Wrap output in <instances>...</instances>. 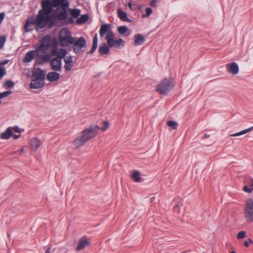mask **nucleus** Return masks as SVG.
Listing matches in <instances>:
<instances>
[{"mask_svg": "<svg viewBox=\"0 0 253 253\" xmlns=\"http://www.w3.org/2000/svg\"><path fill=\"white\" fill-rule=\"evenodd\" d=\"M44 85V82L42 80H36L33 78L30 84V87L32 89H38L42 87Z\"/></svg>", "mask_w": 253, "mask_h": 253, "instance_id": "obj_22", "label": "nucleus"}, {"mask_svg": "<svg viewBox=\"0 0 253 253\" xmlns=\"http://www.w3.org/2000/svg\"><path fill=\"white\" fill-rule=\"evenodd\" d=\"M6 74V70L3 66L0 64V79L2 78Z\"/></svg>", "mask_w": 253, "mask_h": 253, "instance_id": "obj_39", "label": "nucleus"}, {"mask_svg": "<svg viewBox=\"0 0 253 253\" xmlns=\"http://www.w3.org/2000/svg\"><path fill=\"white\" fill-rule=\"evenodd\" d=\"M118 32L120 35H124L126 37H128L130 34V32L126 26L119 27L118 28Z\"/></svg>", "mask_w": 253, "mask_h": 253, "instance_id": "obj_28", "label": "nucleus"}, {"mask_svg": "<svg viewBox=\"0 0 253 253\" xmlns=\"http://www.w3.org/2000/svg\"><path fill=\"white\" fill-rule=\"evenodd\" d=\"M5 17V14L4 12L0 13V25L2 23Z\"/></svg>", "mask_w": 253, "mask_h": 253, "instance_id": "obj_44", "label": "nucleus"}, {"mask_svg": "<svg viewBox=\"0 0 253 253\" xmlns=\"http://www.w3.org/2000/svg\"><path fill=\"white\" fill-rule=\"evenodd\" d=\"M118 17L123 21L130 22L131 20L127 17V14L125 11L118 9L117 10Z\"/></svg>", "mask_w": 253, "mask_h": 253, "instance_id": "obj_27", "label": "nucleus"}, {"mask_svg": "<svg viewBox=\"0 0 253 253\" xmlns=\"http://www.w3.org/2000/svg\"><path fill=\"white\" fill-rule=\"evenodd\" d=\"M58 71H52L46 75V79L50 82H53L59 80L60 75L57 73Z\"/></svg>", "mask_w": 253, "mask_h": 253, "instance_id": "obj_21", "label": "nucleus"}, {"mask_svg": "<svg viewBox=\"0 0 253 253\" xmlns=\"http://www.w3.org/2000/svg\"><path fill=\"white\" fill-rule=\"evenodd\" d=\"M155 200V197H153L151 198V202H153Z\"/></svg>", "mask_w": 253, "mask_h": 253, "instance_id": "obj_53", "label": "nucleus"}, {"mask_svg": "<svg viewBox=\"0 0 253 253\" xmlns=\"http://www.w3.org/2000/svg\"><path fill=\"white\" fill-rule=\"evenodd\" d=\"M33 78L36 79V80H42L44 82L45 78V73L44 71L41 68L35 69L33 71Z\"/></svg>", "mask_w": 253, "mask_h": 253, "instance_id": "obj_15", "label": "nucleus"}, {"mask_svg": "<svg viewBox=\"0 0 253 253\" xmlns=\"http://www.w3.org/2000/svg\"><path fill=\"white\" fill-rule=\"evenodd\" d=\"M74 19L72 17H70L68 18L67 20V23L68 24H72L74 23Z\"/></svg>", "mask_w": 253, "mask_h": 253, "instance_id": "obj_47", "label": "nucleus"}, {"mask_svg": "<svg viewBox=\"0 0 253 253\" xmlns=\"http://www.w3.org/2000/svg\"><path fill=\"white\" fill-rule=\"evenodd\" d=\"M6 42V37L4 36L0 37V49L4 45Z\"/></svg>", "mask_w": 253, "mask_h": 253, "instance_id": "obj_40", "label": "nucleus"}, {"mask_svg": "<svg viewBox=\"0 0 253 253\" xmlns=\"http://www.w3.org/2000/svg\"><path fill=\"white\" fill-rule=\"evenodd\" d=\"M106 41L111 48H121L125 45V42L122 39L115 40L113 33H109L108 34Z\"/></svg>", "mask_w": 253, "mask_h": 253, "instance_id": "obj_7", "label": "nucleus"}, {"mask_svg": "<svg viewBox=\"0 0 253 253\" xmlns=\"http://www.w3.org/2000/svg\"><path fill=\"white\" fill-rule=\"evenodd\" d=\"M41 142L37 137L32 138L30 140V145L32 150L36 151L41 145Z\"/></svg>", "mask_w": 253, "mask_h": 253, "instance_id": "obj_24", "label": "nucleus"}, {"mask_svg": "<svg viewBox=\"0 0 253 253\" xmlns=\"http://www.w3.org/2000/svg\"><path fill=\"white\" fill-rule=\"evenodd\" d=\"M134 45H140L142 44L145 41L144 37L141 34H136L134 36Z\"/></svg>", "mask_w": 253, "mask_h": 253, "instance_id": "obj_25", "label": "nucleus"}, {"mask_svg": "<svg viewBox=\"0 0 253 253\" xmlns=\"http://www.w3.org/2000/svg\"><path fill=\"white\" fill-rule=\"evenodd\" d=\"M87 141L85 139L84 136L80 134L73 141V145L77 148L83 146Z\"/></svg>", "mask_w": 253, "mask_h": 253, "instance_id": "obj_19", "label": "nucleus"}, {"mask_svg": "<svg viewBox=\"0 0 253 253\" xmlns=\"http://www.w3.org/2000/svg\"><path fill=\"white\" fill-rule=\"evenodd\" d=\"M88 19V15L87 14L82 15L80 18L77 20L78 24H82L85 23Z\"/></svg>", "mask_w": 253, "mask_h": 253, "instance_id": "obj_32", "label": "nucleus"}, {"mask_svg": "<svg viewBox=\"0 0 253 253\" xmlns=\"http://www.w3.org/2000/svg\"><path fill=\"white\" fill-rule=\"evenodd\" d=\"M99 129V126L97 125L91 126L82 131L81 133L88 141L96 135Z\"/></svg>", "mask_w": 253, "mask_h": 253, "instance_id": "obj_6", "label": "nucleus"}, {"mask_svg": "<svg viewBox=\"0 0 253 253\" xmlns=\"http://www.w3.org/2000/svg\"><path fill=\"white\" fill-rule=\"evenodd\" d=\"M39 59L45 62L50 60V65L51 69L54 71H61L62 69V60L54 57L51 59V55L44 52L39 56Z\"/></svg>", "mask_w": 253, "mask_h": 253, "instance_id": "obj_4", "label": "nucleus"}, {"mask_svg": "<svg viewBox=\"0 0 253 253\" xmlns=\"http://www.w3.org/2000/svg\"><path fill=\"white\" fill-rule=\"evenodd\" d=\"M39 51L36 48L35 50L29 51L25 55L23 59L24 63L31 62L36 57L39 55Z\"/></svg>", "mask_w": 253, "mask_h": 253, "instance_id": "obj_12", "label": "nucleus"}, {"mask_svg": "<svg viewBox=\"0 0 253 253\" xmlns=\"http://www.w3.org/2000/svg\"><path fill=\"white\" fill-rule=\"evenodd\" d=\"M249 242L251 244H253V240L251 239H249Z\"/></svg>", "mask_w": 253, "mask_h": 253, "instance_id": "obj_52", "label": "nucleus"}, {"mask_svg": "<svg viewBox=\"0 0 253 253\" xmlns=\"http://www.w3.org/2000/svg\"><path fill=\"white\" fill-rule=\"evenodd\" d=\"M34 26H36L34 18L31 17L28 18L24 27L25 32H32L34 29Z\"/></svg>", "mask_w": 253, "mask_h": 253, "instance_id": "obj_14", "label": "nucleus"}, {"mask_svg": "<svg viewBox=\"0 0 253 253\" xmlns=\"http://www.w3.org/2000/svg\"><path fill=\"white\" fill-rule=\"evenodd\" d=\"M20 151L22 153L24 152V148H22Z\"/></svg>", "mask_w": 253, "mask_h": 253, "instance_id": "obj_54", "label": "nucleus"}, {"mask_svg": "<svg viewBox=\"0 0 253 253\" xmlns=\"http://www.w3.org/2000/svg\"><path fill=\"white\" fill-rule=\"evenodd\" d=\"M98 46V38L96 34L93 39V43L91 49L87 52V54H91L95 52Z\"/></svg>", "mask_w": 253, "mask_h": 253, "instance_id": "obj_29", "label": "nucleus"}, {"mask_svg": "<svg viewBox=\"0 0 253 253\" xmlns=\"http://www.w3.org/2000/svg\"><path fill=\"white\" fill-rule=\"evenodd\" d=\"M111 25L108 24H103L100 29L99 34L101 37H103L106 34L105 39H106V37L108 34L109 33H113L112 31L111 30Z\"/></svg>", "mask_w": 253, "mask_h": 253, "instance_id": "obj_17", "label": "nucleus"}, {"mask_svg": "<svg viewBox=\"0 0 253 253\" xmlns=\"http://www.w3.org/2000/svg\"><path fill=\"white\" fill-rule=\"evenodd\" d=\"M4 84L5 85H6L8 88H12L14 85V84L13 82L11 80H8L7 81H6L4 83Z\"/></svg>", "mask_w": 253, "mask_h": 253, "instance_id": "obj_42", "label": "nucleus"}, {"mask_svg": "<svg viewBox=\"0 0 253 253\" xmlns=\"http://www.w3.org/2000/svg\"><path fill=\"white\" fill-rule=\"evenodd\" d=\"M65 62L64 69L66 71L71 70L73 66V58L72 56H68L65 57L64 59Z\"/></svg>", "mask_w": 253, "mask_h": 253, "instance_id": "obj_20", "label": "nucleus"}, {"mask_svg": "<svg viewBox=\"0 0 253 253\" xmlns=\"http://www.w3.org/2000/svg\"><path fill=\"white\" fill-rule=\"evenodd\" d=\"M103 124V126L101 128H100V129H101L103 131H105L109 127V124L108 122L104 121Z\"/></svg>", "mask_w": 253, "mask_h": 253, "instance_id": "obj_43", "label": "nucleus"}, {"mask_svg": "<svg viewBox=\"0 0 253 253\" xmlns=\"http://www.w3.org/2000/svg\"><path fill=\"white\" fill-rule=\"evenodd\" d=\"M90 244V241L89 239L87 238L86 236H83L80 238L79 241L78 245L77 247V251H81L87 246H89Z\"/></svg>", "mask_w": 253, "mask_h": 253, "instance_id": "obj_13", "label": "nucleus"}, {"mask_svg": "<svg viewBox=\"0 0 253 253\" xmlns=\"http://www.w3.org/2000/svg\"><path fill=\"white\" fill-rule=\"evenodd\" d=\"M173 210L175 211H179V207L178 206H174L173 208Z\"/></svg>", "mask_w": 253, "mask_h": 253, "instance_id": "obj_49", "label": "nucleus"}, {"mask_svg": "<svg viewBox=\"0 0 253 253\" xmlns=\"http://www.w3.org/2000/svg\"><path fill=\"white\" fill-rule=\"evenodd\" d=\"M67 17V11L66 9L61 10L57 9L55 12V17L59 20H62L65 19Z\"/></svg>", "mask_w": 253, "mask_h": 253, "instance_id": "obj_23", "label": "nucleus"}, {"mask_svg": "<svg viewBox=\"0 0 253 253\" xmlns=\"http://www.w3.org/2000/svg\"><path fill=\"white\" fill-rule=\"evenodd\" d=\"M36 23V30L42 29L45 27L48 28H51L54 25V19L51 14H47L45 13L39 11L37 16L35 18Z\"/></svg>", "mask_w": 253, "mask_h": 253, "instance_id": "obj_1", "label": "nucleus"}, {"mask_svg": "<svg viewBox=\"0 0 253 253\" xmlns=\"http://www.w3.org/2000/svg\"><path fill=\"white\" fill-rule=\"evenodd\" d=\"M251 188L248 187V186L245 185L243 187V190L247 193H251L253 192V180L252 184H251Z\"/></svg>", "mask_w": 253, "mask_h": 253, "instance_id": "obj_37", "label": "nucleus"}, {"mask_svg": "<svg viewBox=\"0 0 253 253\" xmlns=\"http://www.w3.org/2000/svg\"><path fill=\"white\" fill-rule=\"evenodd\" d=\"M128 6L130 10H132V4L131 2L128 3Z\"/></svg>", "mask_w": 253, "mask_h": 253, "instance_id": "obj_48", "label": "nucleus"}, {"mask_svg": "<svg viewBox=\"0 0 253 253\" xmlns=\"http://www.w3.org/2000/svg\"><path fill=\"white\" fill-rule=\"evenodd\" d=\"M140 173L138 171H135L132 174V178L133 179L134 181L136 182H140Z\"/></svg>", "mask_w": 253, "mask_h": 253, "instance_id": "obj_34", "label": "nucleus"}, {"mask_svg": "<svg viewBox=\"0 0 253 253\" xmlns=\"http://www.w3.org/2000/svg\"><path fill=\"white\" fill-rule=\"evenodd\" d=\"M174 85V82L173 79L165 78L157 85L156 91L161 94L167 95Z\"/></svg>", "mask_w": 253, "mask_h": 253, "instance_id": "obj_3", "label": "nucleus"}, {"mask_svg": "<svg viewBox=\"0 0 253 253\" xmlns=\"http://www.w3.org/2000/svg\"><path fill=\"white\" fill-rule=\"evenodd\" d=\"M157 5V0H153L150 2V5L152 7L156 6Z\"/></svg>", "mask_w": 253, "mask_h": 253, "instance_id": "obj_46", "label": "nucleus"}, {"mask_svg": "<svg viewBox=\"0 0 253 253\" xmlns=\"http://www.w3.org/2000/svg\"><path fill=\"white\" fill-rule=\"evenodd\" d=\"M8 62H9L8 60H5L4 61H2L0 62V64L1 65V66H3L4 65L7 64L8 63Z\"/></svg>", "mask_w": 253, "mask_h": 253, "instance_id": "obj_45", "label": "nucleus"}, {"mask_svg": "<svg viewBox=\"0 0 253 253\" xmlns=\"http://www.w3.org/2000/svg\"><path fill=\"white\" fill-rule=\"evenodd\" d=\"M42 9L40 10L39 11L50 14L53 7L52 1L51 2V0H42Z\"/></svg>", "mask_w": 253, "mask_h": 253, "instance_id": "obj_11", "label": "nucleus"}, {"mask_svg": "<svg viewBox=\"0 0 253 253\" xmlns=\"http://www.w3.org/2000/svg\"><path fill=\"white\" fill-rule=\"evenodd\" d=\"M69 5L67 0H53L52 6L53 7L61 6L63 9H67Z\"/></svg>", "mask_w": 253, "mask_h": 253, "instance_id": "obj_16", "label": "nucleus"}, {"mask_svg": "<svg viewBox=\"0 0 253 253\" xmlns=\"http://www.w3.org/2000/svg\"><path fill=\"white\" fill-rule=\"evenodd\" d=\"M86 42L85 39L83 37L79 38H75L73 43L72 44L73 52L76 54L80 53L82 49L85 46Z\"/></svg>", "mask_w": 253, "mask_h": 253, "instance_id": "obj_8", "label": "nucleus"}, {"mask_svg": "<svg viewBox=\"0 0 253 253\" xmlns=\"http://www.w3.org/2000/svg\"><path fill=\"white\" fill-rule=\"evenodd\" d=\"M246 233L244 231L239 232L237 236L238 239H243L246 237Z\"/></svg>", "mask_w": 253, "mask_h": 253, "instance_id": "obj_41", "label": "nucleus"}, {"mask_svg": "<svg viewBox=\"0 0 253 253\" xmlns=\"http://www.w3.org/2000/svg\"><path fill=\"white\" fill-rule=\"evenodd\" d=\"M45 253H50V247L46 249Z\"/></svg>", "mask_w": 253, "mask_h": 253, "instance_id": "obj_51", "label": "nucleus"}, {"mask_svg": "<svg viewBox=\"0 0 253 253\" xmlns=\"http://www.w3.org/2000/svg\"><path fill=\"white\" fill-rule=\"evenodd\" d=\"M81 13V10L78 9H73L70 10V14L75 18H78Z\"/></svg>", "mask_w": 253, "mask_h": 253, "instance_id": "obj_35", "label": "nucleus"}, {"mask_svg": "<svg viewBox=\"0 0 253 253\" xmlns=\"http://www.w3.org/2000/svg\"><path fill=\"white\" fill-rule=\"evenodd\" d=\"M230 253H237L234 251H232L230 252Z\"/></svg>", "mask_w": 253, "mask_h": 253, "instance_id": "obj_55", "label": "nucleus"}, {"mask_svg": "<svg viewBox=\"0 0 253 253\" xmlns=\"http://www.w3.org/2000/svg\"><path fill=\"white\" fill-rule=\"evenodd\" d=\"M13 131L12 128L8 127L6 130L2 132L0 134V137L3 139H8L11 136L13 137Z\"/></svg>", "mask_w": 253, "mask_h": 253, "instance_id": "obj_26", "label": "nucleus"}, {"mask_svg": "<svg viewBox=\"0 0 253 253\" xmlns=\"http://www.w3.org/2000/svg\"><path fill=\"white\" fill-rule=\"evenodd\" d=\"M167 125L168 126L171 127L173 129H176L178 126V124L176 122L173 121H168Z\"/></svg>", "mask_w": 253, "mask_h": 253, "instance_id": "obj_36", "label": "nucleus"}, {"mask_svg": "<svg viewBox=\"0 0 253 253\" xmlns=\"http://www.w3.org/2000/svg\"><path fill=\"white\" fill-rule=\"evenodd\" d=\"M145 12H146L145 14H144L142 15L143 18L149 17L152 13V10L151 8L147 7L146 8Z\"/></svg>", "mask_w": 253, "mask_h": 253, "instance_id": "obj_38", "label": "nucleus"}, {"mask_svg": "<svg viewBox=\"0 0 253 253\" xmlns=\"http://www.w3.org/2000/svg\"><path fill=\"white\" fill-rule=\"evenodd\" d=\"M51 52L52 55H55V58L59 59L61 60L63 58L64 59L65 58V56L67 54V50L64 48H59L57 49L56 46V43H55V46L53 48L51 49Z\"/></svg>", "mask_w": 253, "mask_h": 253, "instance_id": "obj_10", "label": "nucleus"}, {"mask_svg": "<svg viewBox=\"0 0 253 253\" xmlns=\"http://www.w3.org/2000/svg\"><path fill=\"white\" fill-rule=\"evenodd\" d=\"M244 245L245 247H248L249 245V243L248 242H245L244 243Z\"/></svg>", "mask_w": 253, "mask_h": 253, "instance_id": "obj_50", "label": "nucleus"}, {"mask_svg": "<svg viewBox=\"0 0 253 253\" xmlns=\"http://www.w3.org/2000/svg\"><path fill=\"white\" fill-rule=\"evenodd\" d=\"M74 38L72 36L71 33L68 29L63 28L60 31L59 35V43L62 47H68L73 43Z\"/></svg>", "mask_w": 253, "mask_h": 253, "instance_id": "obj_2", "label": "nucleus"}, {"mask_svg": "<svg viewBox=\"0 0 253 253\" xmlns=\"http://www.w3.org/2000/svg\"><path fill=\"white\" fill-rule=\"evenodd\" d=\"M244 217L248 223L253 222V199H248L244 209Z\"/></svg>", "mask_w": 253, "mask_h": 253, "instance_id": "obj_5", "label": "nucleus"}, {"mask_svg": "<svg viewBox=\"0 0 253 253\" xmlns=\"http://www.w3.org/2000/svg\"><path fill=\"white\" fill-rule=\"evenodd\" d=\"M226 70L227 72L231 73L233 75H236L239 72V67L235 62H233L226 65Z\"/></svg>", "mask_w": 253, "mask_h": 253, "instance_id": "obj_18", "label": "nucleus"}, {"mask_svg": "<svg viewBox=\"0 0 253 253\" xmlns=\"http://www.w3.org/2000/svg\"><path fill=\"white\" fill-rule=\"evenodd\" d=\"M10 128H12V130L13 131V132L14 131L16 133H18V134H13V137L15 139H17L19 138L21 135L20 134V128L18 126H15L14 127H9Z\"/></svg>", "mask_w": 253, "mask_h": 253, "instance_id": "obj_33", "label": "nucleus"}, {"mask_svg": "<svg viewBox=\"0 0 253 253\" xmlns=\"http://www.w3.org/2000/svg\"><path fill=\"white\" fill-rule=\"evenodd\" d=\"M205 136L206 137H209V135H207V134H205Z\"/></svg>", "mask_w": 253, "mask_h": 253, "instance_id": "obj_56", "label": "nucleus"}, {"mask_svg": "<svg viewBox=\"0 0 253 253\" xmlns=\"http://www.w3.org/2000/svg\"><path fill=\"white\" fill-rule=\"evenodd\" d=\"M253 129V126L251 127H250V128H247V129H244V130H243L242 131H241L240 132L231 134L230 135V136H231V137H235V136H240V135H243V134H246V133H247L248 132H250Z\"/></svg>", "mask_w": 253, "mask_h": 253, "instance_id": "obj_31", "label": "nucleus"}, {"mask_svg": "<svg viewBox=\"0 0 253 253\" xmlns=\"http://www.w3.org/2000/svg\"><path fill=\"white\" fill-rule=\"evenodd\" d=\"M110 48L111 47L108 44L107 45L106 43H104L99 47L98 50L102 55L107 54L110 52Z\"/></svg>", "mask_w": 253, "mask_h": 253, "instance_id": "obj_30", "label": "nucleus"}, {"mask_svg": "<svg viewBox=\"0 0 253 253\" xmlns=\"http://www.w3.org/2000/svg\"><path fill=\"white\" fill-rule=\"evenodd\" d=\"M51 42V39L49 35H46L42 38L39 47L36 48L38 51H42V54L49 47Z\"/></svg>", "mask_w": 253, "mask_h": 253, "instance_id": "obj_9", "label": "nucleus"}]
</instances>
